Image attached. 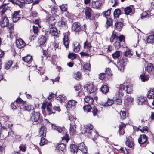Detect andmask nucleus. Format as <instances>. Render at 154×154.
<instances>
[{
	"instance_id": "nucleus-1",
	"label": "nucleus",
	"mask_w": 154,
	"mask_h": 154,
	"mask_svg": "<svg viewBox=\"0 0 154 154\" xmlns=\"http://www.w3.org/2000/svg\"><path fill=\"white\" fill-rule=\"evenodd\" d=\"M117 88L119 89L118 94L120 97L123 96L125 91L128 94H131L133 92V88L131 85L125 86L123 84H121L119 86V87H117Z\"/></svg>"
},
{
	"instance_id": "nucleus-2",
	"label": "nucleus",
	"mask_w": 154,
	"mask_h": 154,
	"mask_svg": "<svg viewBox=\"0 0 154 154\" xmlns=\"http://www.w3.org/2000/svg\"><path fill=\"white\" fill-rule=\"evenodd\" d=\"M110 40L111 42H115L114 46L116 49H119L121 46L120 42L124 40V37L122 35L118 36L113 33L110 38Z\"/></svg>"
},
{
	"instance_id": "nucleus-3",
	"label": "nucleus",
	"mask_w": 154,
	"mask_h": 154,
	"mask_svg": "<svg viewBox=\"0 0 154 154\" xmlns=\"http://www.w3.org/2000/svg\"><path fill=\"white\" fill-rule=\"evenodd\" d=\"M30 119L34 122H38V123L42 124L43 119L40 118V114L39 112L33 111L32 113Z\"/></svg>"
},
{
	"instance_id": "nucleus-4",
	"label": "nucleus",
	"mask_w": 154,
	"mask_h": 154,
	"mask_svg": "<svg viewBox=\"0 0 154 154\" xmlns=\"http://www.w3.org/2000/svg\"><path fill=\"white\" fill-rule=\"evenodd\" d=\"M128 60L126 57H123L120 62L118 63L116 65L118 69L121 72H123L124 70V66L128 62Z\"/></svg>"
},
{
	"instance_id": "nucleus-5",
	"label": "nucleus",
	"mask_w": 154,
	"mask_h": 154,
	"mask_svg": "<svg viewBox=\"0 0 154 154\" xmlns=\"http://www.w3.org/2000/svg\"><path fill=\"white\" fill-rule=\"evenodd\" d=\"M47 110L49 115L52 113H55V111L59 112L60 110L59 106H54L52 109V104L51 103H47Z\"/></svg>"
},
{
	"instance_id": "nucleus-6",
	"label": "nucleus",
	"mask_w": 154,
	"mask_h": 154,
	"mask_svg": "<svg viewBox=\"0 0 154 154\" xmlns=\"http://www.w3.org/2000/svg\"><path fill=\"white\" fill-rule=\"evenodd\" d=\"M85 89L86 90L88 93L90 94L96 91V88L92 83H89L86 85L85 87Z\"/></svg>"
},
{
	"instance_id": "nucleus-7",
	"label": "nucleus",
	"mask_w": 154,
	"mask_h": 154,
	"mask_svg": "<svg viewBox=\"0 0 154 154\" xmlns=\"http://www.w3.org/2000/svg\"><path fill=\"white\" fill-rule=\"evenodd\" d=\"M49 34L52 36L58 37V33L56 28L51 26L49 28V29L46 32V34Z\"/></svg>"
},
{
	"instance_id": "nucleus-8",
	"label": "nucleus",
	"mask_w": 154,
	"mask_h": 154,
	"mask_svg": "<svg viewBox=\"0 0 154 154\" xmlns=\"http://www.w3.org/2000/svg\"><path fill=\"white\" fill-rule=\"evenodd\" d=\"M85 13L86 19L91 20V17L93 13L91 8L89 7H86L85 10Z\"/></svg>"
},
{
	"instance_id": "nucleus-9",
	"label": "nucleus",
	"mask_w": 154,
	"mask_h": 154,
	"mask_svg": "<svg viewBox=\"0 0 154 154\" xmlns=\"http://www.w3.org/2000/svg\"><path fill=\"white\" fill-rule=\"evenodd\" d=\"M147 140L146 136L145 134H143L140 135L138 139V141L140 145L142 146V145L145 144L147 142Z\"/></svg>"
},
{
	"instance_id": "nucleus-10",
	"label": "nucleus",
	"mask_w": 154,
	"mask_h": 154,
	"mask_svg": "<svg viewBox=\"0 0 154 154\" xmlns=\"http://www.w3.org/2000/svg\"><path fill=\"white\" fill-rule=\"evenodd\" d=\"M56 22L55 18L53 16H50L46 20V22L49 24V27L54 26Z\"/></svg>"
},
{
	"instance_id": "nucleus-11",
	"label": "nucleus",
	"mask_w": 154,
	"mask_h": 154,
	"mask_svg": "<svg viewBox=\"0 0 154 154\" xmlns=\"http://www.w3.org/2000/svg\"><path fill=\"white\" fill-rule=\"evenodd\" d=\"M0 26L2 27H5L8 26L9 24V20L7 17H3L0 21Z\"/></svg>"
},
{
	"instance_id": "nucleus-12",
	"label": "nucleus",
	"mask_w": 154,
	"mask_h": 154,
	"mask_svg": "<svg viewBox=\"0 0 154 154\" xmlns=\"http://www.w3.org/2000/svg\"><path fill=\"white\" fill-rule=\"evenodd\" d=\"M17 46L19 48H21L24 47L26 44L21 39H17L16 41Z\"/></svg>"
},
{
	"instance_id": "nucleus-13",
	"label": "nucleus",
	"mask_w": 154,
	"mask_h": 154,
	"mask_svg": "<svg viewBox=\"0 0 154 154\" xmlns=\"http://www.w3.org/2000/svg\"><path fill=\"white\" fill-rule=\"evenodd\" d=\"M81 29L80 24L78 22H75L73 23L72 26V31L77 32Z\"/></svg>"
},
{
	"instance_id": "nucleus-14",
	"label": "nucleus",
	"mask_w": 154,
	"mask_h": 154,
	"mask_svg": "<svg viewBox=\"0 0 154 154\" xmlns=\"http://www.w3.org/2000/svg\"><path fill=\"white\" fill-rule=\"evenodd\" d=\"M20 11H14V14L12 15V20L13 22H16L18 20L21 18L19 14Z\"/></svg>"
},
{
	"instance_id": "nucleus-15",
	"label": "nucleus",
	"mask_w": 154,
	"mask_h": 154,
	"mask_svg": "<svg viewBox=\"0 0 154 154\" xmlns=\"http://www.w3.org/2000/svg\"><path fill=\"white\" fill-rule=\"evenodd\" d=\"M78 149L84 153L87 152V147L85 145L84 143L82 142L80 143L78 146Z\"/></svg>"
},
{
	"instance_id": "nucleus-16",
	"label": "nucleus",
	"mask_w": 154,
	"mask_h": 154,
	"mask_svg": "<svg viewBox=\"0 0 154 154\" xmlns=\"http://www.w3.org/2000/svg\"><path fill=\"white\" fill-rule=\"evenodd\" d=\"M101 5L102 3L99 1H94L92 2V6L94 8L100 9Z\"/></svg>"
},
{
	"instance_id": "nucleus-17",
	"label": "nucleus",
	"mask_w": 154,
	"mask_h": 154,
	"mask_svg": "<svg viewBox=\"0 0 154 154\" xmlns=\"http://www.w3.org/2000/svg\"><path fill=\"white\" fill-rule=\"evenodd\" d=\"M77 103V102L74 100H70L66 103L67 108H74Z\"/></svg>"
},
{
	"instance_id": "nucleus-18",
	"label": "nucleus",
	"mask_w": 154,
	"mask_h": 154,
	"mask_svg": "<svg viewBox=\"0 0 154 154\" xmlns=\"http://www.w3.org/2000/svg\"><path fill=\"white\" fill-rule=\"evenodd\" d=\"M123 23L121 22H118L115 23L114 28L115 29L120 31L122 29Z\"/></svg>"
},
{
	"instance_id": "nucleus-19",
	"label": "nucleus",
	"mask_w": 154,
	"mask_h": 154,
	"mask_svg": "<svg viewBox=\"0 0 154 154\" xmlns=\"http://www.w3.org/2000/svg\"><path fill=\"white\" fill-rule=\"evenodd\" d=\"M66 20L64 17L61 18V20L58 23L59 25L61 27H66L67 26Z\"/></svg>"
},
{
	"instance_id": "nucleus-20",
	"label": "nucleus",
	"mask_w": 154,
	"mask_h": 154,
	"mask_svg": "<svg viewBox=\"0 0 154 154\" xmlns=\"http://www.w3.org/2000/svg\"><path fill=\"white\" fill-rule=\"evenodd\" d=\"M63 44L65 47L68 48L69 47V41L68 39V35L67 34L64 35V37L63 39Z\"/></svg>"
},
{
	"instance_id": "nucleus-21",
	"label": "nucleus",
	"mask_w": 154,
	"mask_h": 154,
	"mask_svg": "<svg viewBox=\"0 0 154 154\" xmlns=\"http://www.w3.org/2000/svg\"><path fill=\"white\" fill-rule=\"evenodd\" d=\"M56 148L59 151L64 152L66 150V145L64 143L60 144L56 146Z\"/></svg>"
},
{
	"instance_id": "nucleus-22",
	"label": "nucleus",
	"mask_w": 154,
	"mask_h": 154,
	"mask_svg": "<svg viewBox=\"0 0 154 154\" xmlns=\"http://www.w3.org/2000/svg\"><path fill=\"white\" fill-rule=\"evenodd\" d=\"M76 125L75 124L72 123L70 124V128L69 130V133L73 135L76 132Z\"/></svg>"
},
{
	"instance_id": "nucleus-23",
	"label": "nucleus",
	"mask_w": 154,
	"mask_h": 154,
	"mask_svg": "<svg viewBox=\"0 0 154 154\" xmlns=\"http://www.w3.org/2000/svg\"><path fill=\"white\" fill-rule=\"evenodd\" d=\"M46 129L45 126L41 127L39 131V134L42 136H45Z\"/></svg>"
},
{
	"instance_id": "nucleus-24",
	"label": "nucleus",
	"mask_w": 154,
	"mask_h": 154,
	"mask_svg": "<svg viewBox=\"0 0 154 154\" xmlns=\"http://www.w3.org/2000/svg\"><path fill=\"white\" fill-rule=\"evenodd\" d=\"M92 47L90 43L88 42V40H86L84 43V48L88 50V51L90 52V50Z\"/></svg>"
},
{
	"instance_id": "nucleus-25",
	"label": "nucleus",
	"mask_w": 154,
	"mask_h": 154,
	"mask_svg": "<svg viewBox=\"0 0 154 154\" xmlns=\"http://www.w3.org/2000/svg\"><path fill=\"white\" fill-rule=\"evenodd\" d=\"M73 45L74 46V51L75 52L79 51L80 48L79 43L77 42H75L73 43Z\"/></svg>"
},
{
	"instance_id": "nucleus-26",
	"label": "nucleus",
	"mask_w": 154,
	"mask_h": 154,
	"mask_svg": "<svg viewBox=\"0 0 154 154\" xmlns=\"http://www.w3.org/2000/svg\"><path fill=\"white\" fill-rule=\"evenodd\" d=\"M8 135L5 138V140H7L9 137V139L11 140L15 137L14 132L11 130H10L8 132Z\"/></svg>"
},
{
	"instance_id": "nucleus-27",
	"label": "nucleus",
	"mask_w": 154,
	"mask_h": 154,
	"mask_svg": "<svg viewBox=\"0 0 154 154\" xmlns=\"http://www.w3.org/2000/svg\"><path fill=\"white\" fill-rule=\"evenodd\" d=\"M147 97L149 99L154 98V88H152L148 91Z\"/></svg>"
},
{
	"instance_id": "nucleus-28",
	"label": "nucleus",
	"mask_w": 154,
	"mask_h": 154,
	"mask_svg": "<svg viewBox=\"0 0 154 154\" xmlns=\"http://www.w3.org/2000/svg\"><path fill=\"white\" fill-rule=\"evenodd\" d=\"M22 59L24 62L30 63L32 60V57L30 55H27L26 56L23 57Z\"/></svg>"
},
{
	"instance_id": "nucleus-29",
	"label": "nucleus",
	"mask_w": 154,
	"mask_h": 154,
	"mask_svg": "<svg viewBox=\"0 0 154 154\" xmlns=\"http://www.w3.org/2000/svg\"><path fill=\"white\" fill-rule=\"evenodd\" d=\"M70 149L71 152L73 154L77 153L78 149V146L74 144L70 145Z\"/></svg>"
},
{
	"instance_id": "nucleus-30",
	"label": "nucleus",
	"mask_w": 154,
	"mask_h": 154,
	"mask_svg": "<svg viewBox=\"0 0 154 154\" xmlns=\"http://www.w3.org/2000/svg\"><path fill=\"white\" fill-rule=\"evenodd\" d=\"M86 127V129H84L85 130H84L85 132L84 133L88 132L90 134H91L92 132L91 131L92 130L93 127L92 125L91 124H88Z\"/></svg>"
},
{
	"instance_id": "nucleus-31",
	"label": "nucleus",
	"mask_w": 154,
	"mask_h": 154,
	"mask_svg": "<svg viewBox=\"0 0 154 154\" xmlns=\"http://www.w3.org/2000/svg\"><path fill=\"white\" fill-rule=\"evenodd\" d=\"M125 14L126 15H131L133 13L131 8L130 7H127L124 9Z\"/></svg>"
},
{
	"instance_id": "nucleus-32",
	"label": "nucleus",
	"mask_w": 154,
	"mask_h": 154,
	"mask_svg": "<svg viewBox=\"0 0 154 154\" xmlns=\"http://www.w3.org/2000/svg\"><path fill=\"white\" fill-rule=\"evenodd\" d=\"M8 7L6 4H3L0 6V9H2L1 12L3 14L8 9Z\"/></svg>"
},
{
	"instance_id": "nucleus-33",
	"label": "nucleus",
	"mask_w": 154,
	"mask_h": 154,
	"mask_svg": "<svg viewBox=\"0 0 154 154\" xmlns=\"http://www.w3.org/2000/svg\"><path fill=\"white\" fill-rule=\"evenodd\" d=\"M85 101L88 104H92L93 103L94 100L93 98L87 96L84 99Z\"/></svg>"
},
{
	"instance_id": "nucleus-34",
	"label": "nucleus",
	"mask_w": 154,
	"mask_h": 154,
	"mask_svg": "<svg viewBox=\"0 0 154 154\" xmlns=\"http://www.w3.org/2000/svg\"><path fill=\"white\" fill-rule=\"evenodd\" d=\"M126 145L128 147L133 148L134 146V144L133 142L130 140L127 139L125 142Z\"/></svg>"
},
{
	"instance_id": "nucleus-35",
	"label": "nucleus",
	"mask_w": 154,
	"mask_h": 154,
	"mask_svg": "<svg viewBox=\"0 0 154 154\" xmlns=\"http://www.w3.org/2000/svg\"><path fill=\"white\" fill-rule=\"evenodd\" d=\"M147 42L148 43L154 44V36L153 35L149 36L147 39Z\"/></svg>"
},
{
	"instance_id": "nucleus-36",
	"label": "nucleus",
	"mask_w": 154,
	"mask_h": 154,
	"mask_svg": "<svg viewBox=\"0 0 154 154\" xmlns=\"http://www.w3.org/2000/svg\"><path fill=\"white\" fill-rule=\"evenodd\" d=\"M153 69V66L152 64L151 63H149L147 64V66L145 68V70L148 72L152 71Z\"/></svg>"
},
{
	"instance_id": "nucleus-37",
	"label": "nucleus",
	"mask_w": 154,
	"mask_h": 154,
	"mask_svg": "<svg viewBox=\"0 0 154 154\" xmlns=\"http://www.w3.org/2000/svg\"><path fill=\"white\" fill-rule=\"evenodd\" d=\"M114 103V101L112 99H108L106 103L102 104V105L104 106L112 105Z\"/></svg>"
},
{
	"instance_id": "nucleus-38",
	"label": "nucleus",
	"mask_w": 154,
	"mask_h": 154,
	"mask_svg": "<svg viewBox=\"0 0 154 154\" xmlns=\"http://www.w3.org/2000/svg\"><path fill=\"white\" fill-rule=\"evenodd\" d=\"M113 20L110 18H106V26L108 28L109 26L112 25Z\"/></svg>"
},
{
	"instance_id": "nucleus-39",
	"label": "nucleus",
	"mask_w": 154,
	"mask_h": 154,
	"mask_svg": "<svg viewBox=\"0 0 154 154\" xmlns=\"http://www.w3.org/2000/svg\"><path fill=\"white\" fill-rule=\"evenodd\" d=\"M121 11L119 9H116L114 12L113 14L114 17L117 18L121 14Z\"/></svg>"
},
{
	"instance_id": "nucleus-40",
	"label": "nucleus",
	"mask_w": 154,
	"mask_h": 154,
	"mask_svg": "<svg viewBox=\"0 0 154 154\" xmlns=\"http://www.w3.org/2000/svg\"><path fill=\"white\" fill-rule=\"evenodd\" d=\"M145 101V99L143 97H139L137 100V102L139 105H142Z\"/></svg>"
},
{
	"instance_id": "nucleus-41",
	"label": "nucleus",
	"mask_w": 154,
	"mask_h": 154,
	"mask_svg": "<svg viewBox=\"0 0 154 154\" xmlns=\"http://www.w3.org/2000/svg\"><path fill=\"white\" fill-rule=\"evenodd\" d=\"M140 77L142 81L143 82L147 81L149 79L148 75L144 73H143L142 74L140 75Z\"/></svg>"
},
{
	"instance_id": "nucleus-42",
	"label": "nucleus",
	"mask_w": 154,
	"mask_h": 154,
	"mask_svg": "<svg viewBox=\"0 0 154 154\" xmlns=\"http://www.w3.org/2000/svg\"><path fill=\"white\" fill-rule=\"evenodd\" d=\"M109 88L107 86L104 85L101 88V90L103 93L106 94L109 91Z\"/></svg>"
},
{
	"instance_id": "nucleus-43",
	"label": "nucleus",
	"mask_w": 154,
	"mask_h": 154,
	"mask_svg": "<svg viewBox=\"0 0 154 154\" xmlns=\"http://www.w3.org/2000/svg\"><path fill=\"white\" fill-rule=\"evenodd\" d=\"M59 7L62 11H67L68 7L67 4H63L59 6Z\"/></svg>"
},
{
	"instance_id": "nucleus-44",
	"label": "nucleus",
	"mask_w": 154,
	"mask_h": 154,
	"mask_svg": "<svg viewBox=\"0 0 154 154\" xmlns=\"http://www.w3.org/2000/svg\"><path fill=\"white\" fill-rule=\"evenodd\" d=\"M90 105H85L83 107L84 110L85 112H90L91 109V107Z\"/></svg>"
},
{
	"instance_id": "nucleus-45",
	"label": "nucleus",
	"mask_w": 154,
	"mask_h": 154,
	"mask_svg": "<svg viewBox=\"0 0 154 154\" xmlns=\"http://www.w3.org/2000/svg\"><path fill=\"white\" fill-rule=\"evenodd\" d=\"M133 53L132 51L130 50H128L126 51L124 53L125 56L128 57H130L133 55Z\"/></svg>"
},
{
	"instance_id": "nucleus-46",
	"label": "nucleus",
	"mask_w": 154,
	"mask_h": 154,
	"mask_svg": "<svg viewBox=\"0 0 154 154\" xmlns=\"http://www.w3.org/2000/svg\"><path fill=\"white\" fill-rule=\"evenodd\" d=\"M66 99V96L62 95H59L57 97V100H59L60 102H64Z\"/></svg>"
},
{
	"instance_id": "nucleus-47",
	"label": "nucleus",
	"mask_w": 154,
	"mask_h": 154,
	"mask_svg": "<svg viewBox=\"0 0 154 154\" xmlns=\"http://www.w3.org/2000/svg\"><path fill=\"white\" fill-rule=\"evenodd\" d=\"M111 9H108L107 11L103 13V14L106 18H109L111 13Z\"/></svg>"
},
{
	"instance_id": "nucleus-48",
	"label": "nucleus",
	"mask_w": 154,
	"mask_h": 154,
	"mask_svg": "<svg viewBox=\"0 0 154 154\" xmlns=\"http://www.w3.org/2000/svg\"><path fill=\"white\" fill-rule=\"evenodd\" d=\"M46 38L44 36H42L39 40V42L41 45L44 44L46 42Z\"/></svg>"
},
{
	"instance_id": "nucleus-49",
	"label": "nucleus",
	"mask_w": 154,
	"mask_h": 154,
	"mask_svg": "<svg viewBox=\"0 0 154 154\" xmlns=\"http://www.w3.org/2000/svg\"><path fill=\"white\" fill-rule=\"evenodd\" d=\"M24 106V110L28 111L33 110L34 109L33 106L31 105H27Z\"/></svg>"
},
{
	"instance_id": "nucleus-50",
	"label": "nucleus",
	"mask_w": 154,
	"mask_h": 154,
	"mask_svg": "<svg viewBox=\"0 0 154 154\" xmlns=\"http://www.w3.org/2000/svg\"><path fill=\"white\" fill-rule=\"evenodd\" d=\"M83 69L85 70L90 71L91 70L90 64L89 63H87L85 64L83 66Z\"/></svg>"
},
{
	"instance_id": "nucleus-51",
	"label": "nucleus",
	"mask_w": 154,
	"mask_h": 154,
	"mask_svg": "<svg viewBox=\"0 0 154 154\" xmlns=\"http://www.w3.org/2000/svg\"><path fill=\"white\" fill-rule=\"evenodd\" d=\"M120 55V52L118 51H116L112 54V56L114 59L118 58Z\"/></svg>"
},
{
	"instance_id": "nucleus-52",
	"label": "nucleus",
	"mask_w": 154,
	"mask_h": 154,
	"mask_svg": "<svg viewBox=\"0 0 154 154\" xmlns=\"http://www.w3.org/2000/svg\"><path fill=\"white\" fill-rule=\"evenodd\" d=\"M141 132L144 133H146L148 132V128L147 126H144L142 128L139 129Z\"/></svg>"
},
{
	"instance_id": "nucleus-53",
	"label": "nucleus",
	"mask_w": 154,
	"mask_h": 154,
	"mask_svg": "<svg viewBox=\"0 0 154 154\" xmlns=\"http://www.w3.org/2000/svg\"><path fill=\"white\" fill-rule=\"evenodd\" d=\"M76 57V55L74 53H72L69 54L68 55V58L71 60H74Z\"/></svg>"
},
{
	"instance_id": "nucleus-54",
	"label": "nucleus",
	"mask_w": 154,
	"mask_h": 154,
	"mask_svg": "<svg viewBox=\"0 0 154 154\" xmlns=\"http://www.w3.org/2000/svg\"><path fill=\"white\" fill-rule=\"evenodd\" d=\"M92 112L94 116L97 115V114L99 112L97 109V108L96 107H94L92 109Z\"/></svg>"
},
{
	"instance_id": "nucleus-55",
	"label": "nucleus",
	"mask_w": 154,
	"mask_h": 154,
	"mask_svg": "<svg viewBox=\"0 0 154 154\" xmlns=\"http://www.w3.org/2000/svg\"><path fill=\"white\" fill-rule=\"evenodd\" d=\"M12 64V61H8L5 64V68L6 69H8L11 66Z\"/></svg>"
},
{
	"instance_id": "nucleus-56",
	"label": "nucleus",
	"mask_w": 154,
	"mask_h": 154,
	"mask_svg": "<svg viewBox=\"0 0 154 154\" xmlns=\"http://www.w3.org/2000/svg\"><path fill=\"white\" fill-rule=\"evenodd\" d=\"M74 77L77 80H79L81 76V73L80 72H77L74 74Z\"/></svg>"
},
{
	"instance_id": "nucleus-57",
	"label": "nucleus",
	"mask_w": 154,
	"mask_h": 154,
	"mask_svg": "<svg viewBox=\"0 0 154 154\" xmlns=\"http://www.w3.org/2000/svg\"><path fill=\"white\" fill-rule=\"evenodd\" d=\"M136 53L137 56L139 57H141L142 56V55H143V53L142 51L140 49L137 50L136 51Z\"/></svg>"
},
{
	"instance_id": "nucleus-58",
	"label": "nucleus",
	"mask_w": 154,
	"mask_h": 154,
	"mask_svg": "<svg viewBox=\"0 0 154 154\" xmlns=\"http://www.w3.org/2000/svg\"><path fill=\"white\" fill-rule=\"evenodd\" d=\"M16 3L20 8H22L25 5V2H21L20 1L18 0L16 1Z\"/></svg>"
},
{
	"instance_id": "nucleus-59",
	"label": "nucleus",
	"mask_w": 154,
	"mask_h": 154,
	"mask_svg": "<svg viewBox=\"0 0 154 154\" xmlns=\"http://www.w3.org/2000/svg\"><path fill=\"white\" fill-rule=\"evenodd\" d=\"M20 150L23 152H24L26 150V147L24 145H21L19 146V147Z\"/></svg>"
},
{
	"instance_id": "nucleus-60",
	"label": "nucleus",
	"mask_w": 154,
	"mask_h": 154,
	"mask_svg": "<svg viewBox=\"0 0 154 154\" xmlns=\"http://www.w3.org/2000/svg\"><path fill=\"white\" fill-rule=\"evenodd\" d=\"M125 101L128 102L129 103H132L134 101V99L131 96H128Z\"/></svg>"
},
{
	"instance_id": "nucleus-61",
	"label": "nucleus",
	"mask_w": 154,
	"mask_h": 154,
	"mask_svg": "<svg viewBox=\"0 0 154 154\" xmlns=\"http://www.w3.org/2000/svg\"><path fill=\"white\" fill-rule=\"evenodd\" d=\"M57 11V7L56 6H54L51 8V12L53 14H55Z\"/></svg>"
},
{
	"instance_id": "nucleus-62",
	"label": "nucleus",
	"mask_w": 154,
	"mask_h": 154,
	"mask_svg": "<svg viewBox=\"0 0 154 154\" xmlns=\"http://www.w3.org/2000/svg\"><path fill=\"white\" fill-rule=\"evenodd\" d=\"M99 79L101 80L103 79L107 76L104 73H101L99 74Z\"/></svg>"
},
{
	"instance_id": "nucleus-63",
	"label": "nucleus",
	"mask_w": 154,
	"mask_h": 154,
	"mask_svg": "<svg viewBox=\"0 0 154 154\" xmlns=\"http://www.w3.org/2000/svg\"><path fill=\"white\" fill-rule=\"evenodd\" d=\"M33 31L35 35H37L38 34V29L37 26H35L33 25Z\"/></svg>"
},
{
	"instance_id": "nucleus-64",
	"label": "nucleus",
	"mask_w": 154,
	"mask_h": 154,
	"mask_svg": "<svg viewBox=\"0 0 154 154\" xmlns=\"http://www.w3.org/2000/svg\"><path fill=\"white\" fill-rule=\"evenodd\" d=\"M107 76H109L111 74V70L109 68H106L104 73Z\"/></svg>"
}]
</instances>
